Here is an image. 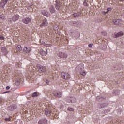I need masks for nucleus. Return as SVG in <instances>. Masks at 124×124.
Returning a JSON list of instances; mask_svg holds the SVG:
<instances>
[{
    "label": "nucleus",
    "mask_w": 124,
    "mask_h": 124,
    "mask_svg": "<svg viewBox=\"0 0 124 124\" xmlns=\"http://www.w3.org/2000/svg\"><path fill=\"white\" fill-rule=\"evenodd\" d=\"M18 19H19V15H14L12 17V20H13L14 22H16L18 20Z\"/></svg>",
    "instance_id": "10"
},
{
    "label": "nucleus",
    "mask_w": 124,
    "mask_h": 124,
    "mask_svg": "<svg viewBox=\"0 0 124 124\" xmlns=\"http://www.w3.org/2000/svg\"><path fill=\"white\" fill-rule=\"evenodd\" d=\"M42 14L46 17H49L50 16V14L47 12V10H43Z\"/></svg>",
    "instance_id": "16"
},
{
    "label": "nucleus",
    "mask_w": 124,
    "mask_h": 124,
    "mask_svg": "<svg viewBox=\"0 0 124 124\" xmlns=\"http://www.w3.org/2000/svg\"><path fill=\"white\" fill-rule=\"evenodd\" d=\"M21 50V46L18 45L16 46L17 52H19Z\"/></svg>",
    "instance_id": "23"
},
{
    "label": "nucleus",
    "mask_w": 124,
    "mask_h": 124,
    "mask_svg": "<svg viewBox=\"0 0 124 124\" xmlns=\"http://www.w3.org/2000/svg\"><path fill=\"white\" fill-rule=\"evenodd\" d=\"M54 96L56 97H61L62 95V92H57V91H54L53 92Z\"/></svg>",
    "instance_id": "11"
},
{
    "label": "nucleus",
    "mask_w": 124,
    "mask_h": 124,
    "mask_svg": "<svg viewBox=\"0 0 124 124\" xmlns=\"http://www.w3.org/2000/svg\"><path fill=\"white\" fill-rule=\"evenodd\" d=\"M7 2H8V0H1V1L0 2V7L4 8Z\"/></svg>",
    "instance_id": "9"
},
{
    "label": "nucleus",
    "mask_w": 124,
    "mask_h": 124,
    "mask_svg": "<svg viewBox=\"0 0 124 124\" xmlns=\"http://www.w3.org/2000/svg\"><path fill=\"white\" fill-rule=\"evenodd\" d=\"M113 23L115 25L120 26L122 24V21L120 19H114L113 21Z\"/></svg>",
    "instance_id": "12"
},
{
    "label": "nucleus",
    "mask_w": 124,
    "mask_h": 124,
    "mask_svg": "<svg viewBox=\"0 0 124 124\" xmlns=\"http://www.w3.org/2000/svg\"><path fill=\"white\" fill-rule=\"evenodd\" d=\"M11 116H8V118H6L5 119H4V121L6 122H9V121H11Z\"/></svg>",
    "instance_id": "24"
},
{
    "label": "nucleus",
    "mask_w": 124,
    "mask_h": 124,
    "mask_svg": "<svg viewBox=\"0 0 124 124\" xmlns=\"http://www.w3.org/2000/svg\"><path fill=\"white\" fill-rule=\"evenodd\" d=\"M58 57L62 59H66L68 58V54L65 52H59L57 54Z\"/></svg>",
    "instance_id": "3"
},
{
    "label": "nucleus",
    "mask_w": 124,
    "mask_h": 124,
    "mask_svg": "<svg viewBox=\"0 0 124 124\" xmlns=\"http://www.w3.org/2000/svg\"><path fill=\"white\" fill-rule=\"evenodd\" d=\"M0 19L5 21V20H6V18L5 17V16H0Z\"/></svg>",
    "instance_id": "25"
},
{
    "label": "nucleus",
    "mask_w": 124,
    "mask_h": 124,
    "mask_svg": "<svg viewBox=\"0 0 124 124\" xmlns=\"http://www.w3.org/2000/svg\"><path fill=\"white\" fill-rule=\"evenodd\" d=\"M68 111H70L73 112L74 110V108H72L69 107V108H68Z\"/></svg>",
    "instance_id": "31"
},
{
    "label": "nucleus",
    "mask_w": 124,
    "mask_h": 124,
    "mask_svg": "<svg viewBox=\"0 0 124 124\" xmlns=\"http://www.w3.org/2000/svg\"><path fill=\"white\" fill-rule=\"evenodd\" d=\"M80 74L84 77L86 75V73L84 71H81L80 72Z\"/></svg>",
    "instance_id": "28"
},
{
    "label": "nucleus",
    "mask_w": 124,
    "mask_h": 124,
    "mask_svg": "<svg viewBox=\"0 0 124 124\" xmlns=\"http://www.w3.org/2000/svg\"><path fill=\"white\" fill-rule=\"evenodd\" d=\"M22 78V74L20 71L17 70L16 72L15 75V81H16V83L17 84V85H19L20 82L19 81Z\"/></svg>",
    "instance_id": "1"
},
{
    "label": "nucleus",
    "mask_w": 124,
    "mask_h": 124,
    "mask_svg": "<svg viewBox=\"0 0 124 124\" xmlns=\"http://www.w3.org/2000/svg\"><path fill=\"white\" fill-rule=\"evenodd\" d=\"M1 52L2 53V54L6 55L7 54V50L6 48L5 47H1Z\"/></svg>",
    "instance_id": "17"
},
{
    "label": "nucleus",
    "mask_w": 124,
    "mask_h": 124,
    "mask_svg": "<svg viewBox=\"0 0 124 124\" xmlns=\"http://www.w3.org/2000/svg\"><path fill=\"white\" fill-rule=\"evenodd\" d=\"M29 68L27 69L26 71V78L28 80H31V69L30 67Z\"/></svg>",
    "instance_id": "4"
},
{
    "label": "nucleus",
    "mask_w": 124,
    "mask_h": 124,
    "mask_svg": "<svg viewBox=\"0 0 124 124\" xmlns=\"http://www.w3.org/2000/svg\"><path fill=\"white\" fill-rule=\"evenodd\" d=\"M31 22V19L29 17H26L22 19V22L24 24H28Z\"/></svg>",
    "instance_id": "13"
},
{
    "label": "nucleus",
    "mask_w": 124,
    "mask_h": 124,
    "mask_svg": "<svg viewBox=\"0 0 124 124\" xmlns=\"http://www.w3.org/2000/svg\"><path fill=\"white\" fill-rule=\"evenodd\" d=\"M83 5L85 6H87V7H88L89 6L88 3H87L86 0H84Z\"/></svg>",
    "instance_id": "29"
},
{
    "label": "nucleus",
    "mask_w": 124,
    "mask_h": 124,
    "mask_svg": "<svg viewBox=\"0 0 124 124\" xmlns=\"http://www.w3.org/2000/svg\"><path fill=\"white\" fill-rule=\"evenodd\" d=\"M67 101L68 103L74 104L76 102V99L74 97H67Z\"/></svg>",
    "instance_id": "7"
},
{
    "label": "nucleus",
    "mask_w": 124,
    "mask_h": 124,
    "mask_svg": "<svg viewBox=\"0 0 124 124\" xmlns=\"http://www.w3.org/2000/svg\"><path fill=\"white\" fill-rule=\"evenodd\" d=\"M92 46H93V44H89V45H88V46H89V47L92 48Z\"/></svg>",
    "instance_id": "39"
},
{
    "label": "nucleus",
    "mask_w": 124,
    "mask_h": 124,
    "mask_svg": "<svg viewBox=\"0 0 124 124\" xmlns=\"http://www.w3.org/2000/svg\"><path fill=\"white\" fill-rule=\"evenodd\" d=\"M42 23L39 25L40 27H47L48 26L47 20L45 18H43L42 21H41Z\"/></svg>",
    "instance_id": "6"
},
{
    "label": "nucleus",
    "mask_w": 124,
    "mask_h": 124,
    "mask_svg": "<svg viewBox=\"0 0 124 124\" xmlns=\"http://www.w3.org/2000/svg\"><path fill=\"white\" fill-rule=\"evenodd\" d=\"M49 11L51 14H53L55 13V10L53 6H51L49 8Z\"/></svg>",
    "instance_id": "20"
},
{
    "label": "nucleus",
    "mask_w": 124,
    "mask_h": 124,
    "mask_svg": "<svg viewBox=\"0 0 124 124\" xmlns=\"http://www.w3.org/2000/svg\"><path fill=\"white\" fill-rule=\"evenodd\" d=\"M121 1H124V0H120Z\"/></svg>",
    "instance_id": "42"
},
{
    "label": "nucleus",
    "mask_w": 124,
    "mask_h": 124,
    "mask_svg": "<svg viewBox=\"0 0 124 124\" xmlns=\"http://www.w3.org/2000/svg\"><path fill=\"white\" fill-rule=\"evenodd\" d=\"M43 124H48V121L46 119H42Z\"/></svg>",
    "instance_id": "26"
},
{
    "label": "nucleus",
    "mask_w": 124,
    "mask_h": 124,
    "mask_svg": "<svg viewBox=\"0 0 124 124\" xmlns=\"http://www.w3.org/2000/svg\"><path fill=\"white\" fill-rule=\"evenodd\" d=\"M81 13L80 12H78L77 13H75L74 14H73V17L76 18L78 17H81Z\"/></svg>",
    "instance_id": "14"
},
{
    "label": "nucleus",
    "mask_w": 124,
    "mask_h": 124,
    "mask_svg": "<svg viewBox=\"0 0 124 124\" xmlns=\"http://www.w3.org/2000/svg\"><path fill=\"white\" fill-rule=\"evenodd\" d=\"M55 28V27H54V30H55L56 31H58V29H59V28L58 27H56V28Z\"/></svg>",
    "instance_id": "37"
},
{
    "label": "nucleus",
    "mask_w": 124,
    "mask_h": 124,
    "mask_svg": "<svg viewBox=\"0 0 124 124\" xmlns=\"http://www.w3.org/2000/svg\"><path fill=\"white\" fill-rule=\"evenodd\" d=\"M4 39H5V37L0 35V40H4Z\"/></svg>",
    "instance_id": "34"
},
{
    "label": "nucleus",
    "mask_w": 124,
    "mask_h": 124,
    "mask_svg": "<svg viewBox=\"0 0 124 124\" xmlns=\"http://www.w3.org/2000/svg\"><path fill=\"white\" fill-rule=\"evenodd\" d=\"M102 34L103 36H107V33L105 31H103L102 32Z\"/></svg>",
    "instance_id": "32"
},
{
    "label": "nucleus",
    "mask_w": 124,
    "mask_h": 124,
    "mask_svg": "<svg viewBox=\"0 0 124 124\" xmlns=\"http://www.w3.org/2000/svg\"><path fill=\"white\" fill-rule=\"evenodd\" d=\"M38 95H37V92H34L32 94V97H37Z\"/></svg>",
    "instance_id": "27"
},
{
    "label": "nucleus",
    "mask_w": 124,
    "mask_h": 124,
    "mask_svg": "<svg viewBox=\"0 0 124 124\" xmlns=\"http://www.w3.org/2000/svg\"><path fill=\"white\" fill-rule=\"evenodd\" d=\"M61 77L64 79L66 80L69 79L70 78V76L68 73L62 72L61 73Z\"/></svg>",
    "instance_id": "5"
},
{
    "label": "nucleus",
    "mask_w": 124,
    "mask_h": 124,
    "mask_svg": "<svg viewBox=\"0 0 124 124\" xmlns=\"http://www.w3.org/2000/svg\"><path fill=\"white\" fill-rule=\"evenodd\" d=\"M119 124H124V123L123 122H122V123H119Z\"/></svg>",
    "instance_id": "41"
},
{
    "label": "nucleus",
    "mask_w": 124,
    "mask_h": 124,
    "mask_svg": "<svg viewBox=\"0 0 124 124\" xmlns=\"http://www.w3.org/2000/svg\"><path fill=\"white\" fill-rule=\"evenodd\" d=\"M36 68L37 69L40 73H45L47 71V67L43 66L40 64H37L36 65Z\"/></svg>",
    "instance_id": "2"
},
{
    "label": "nucleus",
    "mask_w": 124,
    "mask_h": 124,
    "mask_svg": "<svg viewBox=\"0 0 124 124\" xmlns=\"http://www.w3.org/2000/svg\"><path fill=\"white\" fill-rule=\"evenodd\" d=\"M121 36H123V33L122 32H118V33L115 34V38L119 37Z\"/></svg>",
    "instance_id": "21"
},
{
    "label": "nucleus",
    "mask_w": 124,
    "mask_h": 124,
    "mask_svg": "<svg viewBox=\"0 0 124 124\" xmlns=\"http://www.w3.org/2000/svg\"><path fill=\"white\" fill-rule=\"evenodd\" d=\"M40 54L42 56H46L47 54V51H44L42 50V51H41Z\"/></svg>",
    "instance_id": "22"
},
{
    "label": "nucleus",
    "mask_w": 124,
    "mask_h": 124,
    "mask_svg": "<svg viewBox=\"0 0 124 124\" xmlns=\"http://www.w3.org/2000/svg\"><path fill=\"white\" fill-rule=\"evenodd\" d=\"M45 114H46V116L48 117L50 116L52 117H55V114L52 112L49 109H46L45 112Z\"/></svg>",
    "instance_id": "8"
},
{
    "label": "nucleus",
    "mask_w": 124,
    "mask_h": 124,
    "mask_svg": "<svg viewBox=\"0 0 124 124\" xmlns=\"http://www.w3.org/2000/svg\"><path fill=\"white\" fill-rule=\"evenodd\" d=\"M77 69H78V71H81L82 68H81V65L78 66V67H76Z\"/></svg>",
    "instance_id": "30"
},
{
    "label": "nucleus",
    "mask_w": 124,
    "mask_h": 124,
    "mask_svg": "<svg viewBox=\"0 0 124 124\" xmlns=\"http://www.w3.org/2000/svg\"><path fill=\"white\" fill-rule=\"evenodd\" d=\"M9 89H10V87H9V86H7V87H6V90H9Z\"/></svg>",
    "instance_id": "35"
},
{
    "label": "nucleus",
    "mask_w": 124,
    "mask_h": 124,
    "mask_svg": "<svg viewBox=\"0 0 124 124\" xmlns=\"http://www.w3.org/2000/svg\"><path fill=\"white\" fill-rule=\"evenodd\" d=\"M23 51L26 52V53H29L30 52H31V47H25L24 49H23Z\"/></svg>",
    "instance_id": "15"
},
{
    "label": "nucleus",
    "mask_w": 124,
    "mask_h": 124,
    "mask_svg": "<svg viewBox=\"0 0 124 124\" xmlns=\"http://www.w3.org/2000/svg\"><path fill=\"white\" fill-rule=\"evenodd\" d=\"M46 83L47 85H49L50 84V82L49 81H48V80H46Z\"/></svg>",
    "instance_id": "38"
},
{
    "label": "nucleus",
    "mask_w": 124,
    "mask_h": 124,
    "mask_svg": "<svg viewBox=\"0 0 124 124\" xmlns=\"http://www.w3.org/2000/svg\"><path fill=\"white\" fill-rule=\"evenodd\" d=\"M38 124H44V123L43 122V120L42 119L39 120Z\"/></svg>",
    "instance_id": "33"
},
{
    "label": "nucleus",
    "mask_w": 124,
    "mask_h": 124,
    "mask_svg": "<svg viewBox=\"0 0 124 124\" xmlns=\"http://www.w3.org/2000/svg\"><path fill=\"white\" fill-rule=\"evenodd\" d=\"M16 108V106L13 105L12 106H10L8 108V109H9L10 111H13V109H14L15 108Z\"/></svg>",
    "instance_id": "18"
},
{
    "label": "nucleus",
    "mask_w": 124,
    "mask_h": 124,
    "mask_svg": "<svg viewBox=\"0 0 124 124\" xmlns=\"http://www.w3.org/2000/svg\"><path fill=\"white\" fill-rule=\"evenodd\" d=\"M56 5H55V8L56 9V10H59V9H60V6H61V4L60 2H58L57 1H56Z\"/></svg>",
    "instance_id": "19"
},
{
    "label": "nucleus",
    "mask_w": 124,
    "mask_h": 124,
    "mask_svg": "<svg viewBox=\"0 0 124 124\" xmlns=\"http://www.w3.org/2000/svg\"><path fill=\"white\" fill-rule=\"evenodd\" d=\"M7 92H3V93H2V94H5V93H7Z\"/></svg>",
    "instance_id": "40"
},
{
    "label": "nucleus",
    "mask_w": 124,
    "mask_h": 124,
    "mask_svg": "<svg viewBox=\"0 0 124 124\" xmlns=\"http://www.w3.org/2000/svg\"><path fill=\"white\" fill-rule=\"evenodd\" d=\"M107 10H108V11H110L112 10V8H108Z\"/></svg>",
    "instance_id": "36"
}]
</instances>
